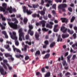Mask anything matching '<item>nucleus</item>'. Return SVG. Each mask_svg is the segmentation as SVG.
I'll return each instance as SVG.
<instances>
[{"label":"nucleus","instance_id":"obj_9","mask_svg":"<svg viewBox=\"0 0 77 77\" xmlns=\"http://www.w3.org/2000/svg\"><path fill=\"white\" fill-rule=\"evenodd\" d=\"M61 31H63V33H66L67 31V28H65V27L64 26H62L61 28Z\"/></svg>","mask_w":77,"mask_h":77},{"label":"nucleus","instance_id":"obj_29","mask_svg":"<svg viewBox=\"0 0 77 77\" xmlns=\"http://www.w3.org/2000/svg\"><path fill=\"white\" fill-rule=\"evenodd\" d=\"M33 8H37L38 6H39V5L38 4L36 5H32Z\"/></svg>","mask_w":77,"mask_h":77},{"label":"nucleus","instance_id":"obj_55","mask_svg":"<svg viewBox=\"0 0 77 77\" xmlns=\"http://www.w3.org/2000/svg\"><path fill=\"white\" fill-rule=\"evenodd\" d=\"M73 36L74 37V39H75V38H76V34L75 33L74 34H73Z\"/></svg>","mask_w":77,"mask_h":77},{"label":"nucleus","instance_id":"obj_51","mask_svg":"<svg viewBox=\"0 0 77 77\" xmlns=\"http://www.w3.org/2000/svg\"><path fill=\"white\" fill-rule=\"evenodd\" d=\"M9 68V70H11L12 69V67L9 66V64H8V66H7Z\"/></svg>","mask_w":77,"mask_h":77},{"label":"nucleus","instance_id":"obj_62","mask_svg":"<svg viewBox=\"0 0 77 77\" xmlns=\"http://www.w3.org/2000/svg\"><path fill=\"white\" fill-rule=\"evenodd\" d=\"M47 45L45 44L43 46V48H47Z\"/></svg>","mask_w":77,"mask_h":77},{"label":"nucleus","instance_id":"obj_45","mask_svg":"<svg viewBox=\"0 0 77 77\" xmlns=\"http://www.w3.org/2000/svg\"><path fill=\"white\" fill-rule=\"evenodd\" d=\"M2 34H3L4 35H6V34H7L6 31H2Z\"/></svg>","mask_w":77,"mask_h":77},{"label":"nucleus","instance_id":"obj_34","mask_svg":"<svg viewBox=\"0 0 77 77\" xmlns=\"http://www.w3.org/2000/svg\"><path fill=\"white\" fill-rule=\"evenodd\" d=\"M17 39L16 40H15V44L16 45H17V46H18V45H19V42H18V41H17Z\"/></svg>","mask_w":77,"mask_h":77},{"label":"nucleus","instance_id":"obj_15","mask_svg":"<svg viewBox=\"0 0 77 77\" xmlns=\"http://www.w3.org/2000/svg\"><path fill=\"white\" fill-rule=\"evenodd\" d=\"M38 14H40L42 15H45V12L44 11H38Z\"/></svg>","mask_w":77,"mask_h":77},{"label":"nucleus","instance_id":"obj_22","mask_svg":"<svg viewBox=\"0 0 77 77\" xmlns=\"http://www.w3.org/2000/svg\"><path fill=\"white\" fill-rule=\"evenodd\" d=\"M1 65H3V66L5 69H7V66H6V65H5V64L3 63H2V62L1 63Z\"/></svg>","mask_w":77,"mask_h":77},{"label":"nucleus","instance_id":"obj_48","mask_svg":"<svg viewBox=\"0 0 77 77\" xmlns=\"http://www.w3.org/2000/svg\"><path fill=\"white\" fill-rule=\"evenodd\" d=\"M50 4H51V6L52 5L51 3H48L47 4H46V6H47V7H49L50 6Z\"/></svg>","mask_w":77,"mask_h":77},{"label":"nucleus","instance_id":"obj_5","mask_svg":"<svg viewBox=\"0 0 77 77\" xmlns=\"http://www.w3.org/2000/svg\"><path fill=\"white\" fill-rule=\"evenodd\" d=\"M10 35H11V37L12 39H15V40H17L18 39V38L16 36V32H13L12 34L11 33H10Z\"/></svg>","mask_w":77,"mask_h":77},{"label":"nucleus","instance_id":"obj_41","mask_svg":"<svg viewBox=\"0 0 77 77\" xmlns=\"http://www.w3.org/2000/svg\"><path fill=\"white\" fill-rule=\"evenodd\" d=\"M16 51L17 52H18L20 53H21V51L20 50L18 49H17V48L15 49V51Z\"/></svg>","mask_w":77,"mask_h":77},{"label":"nucleus","instance_id":"obj_50","mask_svg":"<svg viewBox=\"0 0 77 77\" xmlns=\"http://www.w3.org/2000/svg\"><path fill=\"white\" fill-rule=\"evenodd\" d=\"M41 71L42 72H45V68L44 67H43V68H42L41 69Z\"/></svg>","mask_w":77,"mask_h":77},{"label":"nucleus","instance_id":"obj_47","mask_svg":"<svg viewBox=\"0 0 77 77\" xmlns=\"http://www.w3.org/2000/svg\"><path fill=\"white\" fill-rule=\"evenodd\" d=\"M12 47L13 48L14 51V52H15V49L17 48L15 47V46H14V45H13Z\"/></svg>","mask_w":77,"mask_h":77},{"label":"nucleus","instance_id":"obj_38","mask_svg":"<svg viewBox=\"0 0 77 77\" xmlns=\"http://www.w3.org/2000/svg\"><path fill=\"white\" fill-rule=\"evenodd\" d=\"M45 2H46V3H47V2H48V3H51V0H45Z\"/></svg>","mask_w":77,"mask_h":77},{"label":"nucleus","instance_id":"obj_27","mask_svg":"<svg viewBox=\"0 0 77 77\" xmlns=\"http://www.w3.org/2000/svg\"><path fill=\"white\" fill-rule=\"evenodd\" d=\"M50 76V72H48L47 73H46V75H45V77H48Z\"/></svg>","mask_w":77,"mask_h":77},{"label":"nucleus","instance_id":"obj_19","mask_svg":"<svg viewBox=\"0 0 77 77\" xmlns=\"http://www.w3.org/2000/svg\"><path fill=\"white\" fill-rule=\"evenodd\" d=\"M64 59V58H63V55H62L61 56V57H60L58 58V60L59 62H60V61L61 60L63 61Z\"/></svg>","mask_w":77,"mask_h":77},{"label":"nucleus","instance_id":"obj_35","mask_svg":"<svg viewBox=\"0 0 77 77\" xmlns=\"http://www.w3.org/2000/svg\"><path fill=\"white\" fill-rule=\"evenodd\" d=\"M44 44L46 45H48L49 44V42L48 40H46L44 42Z\"/></svg>","mask_w":77,"mask_h":77},{"label":"nucleus","instance_id":"obj_25","mask_svg":"<svg viewBox=\"0 0 77 77\" xmlns=\"http://www.w3.org/2000/svg\"><path fill=\"white\" fill-rule=\"evenodd\" d=\"M62 63L63 66H67L68 65V63L66 62V61H63L62 62Z\"/></svg>","mask_w":77,"mask_h":77},{"label":"nucleus","instance_id":"obj_64","mask_svg":"<svg viewBox=\"0 0 77 77\" xmlns=\"http://www.w3.org/2000/svg\"><path fill=\"white\" fill-rule=\"evenodd\" d=\"M58 76H60V77H62V73H60L58 74Z\"/></svg>","mask_w":77,"mask_h":77},{"label":"nucleus","instance_id":"obj_46","mask_svg":"<svg viewBox=\"0 0 77 77\" xmlns=\"http://www.w3.org/2000/svg\"><path fill=\"white\" fill-rule=\"evenodd\" d=\"M29 59V56H26L25 57V60H28Z\"/></svg>","mask_w":77,"mask_h":77},{"label":"nucleus","instance_id":"obj_24","mask_svg":"<svg viewBox=\"0 0 77 77\" xmlns=\"http://www.w3.org/2000/svg\"><path fill=\"white\" fill-rule=\"evenodd\" d=\"M3 62L4 63H5L7 66H9V64L8 63V60H4Z\"/></svg>","mask_w":77,"mask_h":77},{"label":"nucleus","instance_id":"obj_59","mask_svg":"<svg viewBox=\"0 0 77 77\" xmlns=\"http://www.w3.org/2000/svg\"><path fill=\"white\" fill-rule=\"evenodd\" d=\"M52 13L54 15L56 14V11H54V10H53L52 11Z\"/></svg>","mask_w":77,"mask_h":77},{"label":"nucleus","instance_id":"obj_8","mask_svg":"<svg viewBox=\"0 0 77 77\" xmlns=\"http://www.w3.org/2000/svg\"><path fill=\"white\" fill-rule=\"evenodd\" d=\"M0 72L1 74L3 75H6L7 74L6 72H4V69L3 68H0Z\"/></svg>","mask_w":77,"mask_h":77},{"label":"nucleus","instance_id":"obj_40","mask_svg":"<svg viewBox=\"0 0 77 77\" xmlns=\"http://www.w3.org/2000/svg\"><path fill=\"white\" fill-rule=\"evenodd\" d=\"M68 10L70 12H72V8L71 7H69L68 8Z\"/></svg>","mask_w":77,"mask_h":77},{"label":"nucleus","instance_id":"obj_6","mask_svg":"<svg viewBox=\"0 0 77 77\" xmlns=\"http://www.w3.org/2000/svg\"><path fill=\"white\" fill-rule=\"evenodd\" d=\"M23 11L24 13L26 12L28 15H31L32 12L30 10H29L28 9H26V7L25 6L23 7Z\"/></svg>","mask_w":77,"mask_h":77},{"label":"nucleus","instance_id":"obj_26","mask_svg":"<svg viewBox=\"0 0 77 77\" xmlns=\"http://www.w3.org/2000/svg\"><path fill=\"white\" fill-rule=\"evenodd\" d=\"M28 19L27 18H24L23 19V22L25 24L27 23Z\"/></svg>","mask_w":77,"mask_h":77},{"label":"nucleus","instance_id":"obj_43","mask_svg":"<svg viewBox=\"0 0 77 77\" xmlns=\"http://www.w3.org/2000/svg\"><path fill=\"white\" fill-rule=\"evenodd\" d=\"M55 1L56 2H57V3H61L62 0H55Z\"/></svg>","mask_w":77,"mask_h":77},{"label":"nucleus","instance_id":"obj_21","mask_svg":"<svg viewBox=\"0 0 77 77\" xmlns=\"http://www.w3.org/2000/svg\"><path fill=\"white\" fill-rule=\"evenodd\" d=\"M0 17H1L2 20V21H6V18L3 16V15L2 14H0Z\"/></svg>","mask_w":77,"mask_h":77},{"label":"nucleus","instance_id":"obj_13","mask_svg":"<svg viewBox=\"0 0 77 77\" xmlns=\"http://www.w3.org/2000/svg\"><path fill=\"white\" fill-rule=\"evenodd\" d=\"M50 53H47L45 55V57L43 58L45 59H48L50 57Z\"/></svg>","mask_w":77,"mask_h":77},{"label":"nucleus","instance_id":"obj_60","mask_svg":"<svg viewBox=\"0 0 77 77\" xmlns=\"http://www.w3.org/2000/svg\"><path fill=\"white\" fill-rule=\"evenodd\" d=\"M32 16L34 18H35L36 17V14H34L32 15Z\"/></svg>","mask_w":77,"mask_h":77},{"label":"nucleus","instance_id":"obj_28","mask_svg":"<svg viewBox=\"0 0 77 77\" xmlns=\"http://www.w3.org/2000/svg\"><path fill=\"white\" fill-rule=\"evenodd\" d=\"M39 55L40 54V51L39 50H38L35 53V56H37V55Z\"/></svg>","mask_w":77,"mask_h":77},{"label":"nucleus","instance_id":"obj_53","mask_svg":"<svg viewBox=\"0 0 77 77\" xmlns=\"http://www.w3.org/2000/svg\"><path fill=\"white\" fill-rule=\"evenodd\" d=\"M21 14H18L16 15L17 18H21Z\"/></svg>","mask_w":77,"mask_h":77},{"label":"nucleus","instance_id":"obj_2","mask_svg":"<svg viewBox=\"0 0 77 77\" xmlns=\"http://www.w3.org/2000/svg\"><path fill=\"white\" fill-rule=\"evenodd\" d=\"M12 21H15L14 23L8 22V23L9 26L14 29L17 30V28H19V26H18L17 24L18 23V21L16 18H13L12 19Z\"/></svg>","mask_w":77,"mask_h":77},{"label":"nucleus","instance_id":"obj_42","mask_svg":"<svg viewBox=\"0 0 77 77\" xmlns=\"http://www.w3.org/2000/svg\"><path fill=\"white\" fill-rule=\"evenodd\" d=\"M56 5L54 4L52 6V8L53 9H54L55 10L56 9Z\"/></svg>","mask_w":77,"mask_h":77},{"label":"nucleus","instance_id":"obj_63","mask_svg":"<svg viewBox=\"0 0 77 77\" xmlns=\"http://www.w3.org/2000/svg\"><path fill=\"white\" fill-rule=\"evenodd\" d=\"M16 57H17V58H20V54L19 55H15Z\"/></svg>","mask_w":77,"mask_h":77},{"label":"nucleus","instance_id":"obj_23","mask_svg":"<svg viewBox=\"0 0 77 77\" xmlns=\"http://www.w3.org/2000/svg\"><path fill=\"white\" fill-rule=\"evenodd\" d=\"M5 56L6 57H12V56L9 54H5Z\"/></svg>","mask_w":77,"mask_h":77},{"label":"nucleus","instance_id":"obj_17","mask_svg":"<svg viewBox=\"0 0 77 77\" xmlns=\"http://www.w3.org/2000/svg\"><path fill=\"white\" fill-rule=\"evenodd\" d=\"M72 55H69L67 57V62L69 63L71 60H70V58L71 57Z\"/></svg>","mask_w":77,"mask_h":77},{"label":"nucleus","instance_id":"obj_36","mask_svg":"<svg viewBox=\"0 0 77 77\" xmlns=\"http://www.w3.org/2000/svg\"><path fill=\"white\" fill-rule=\"evenodd\" d=\"M75 17L74 16H73L71 19V22L72 23V22H73L74 21V20H75Z\"/></svg>","mask_w":77,"mask_h":77},{"label":"nucleus","instance_id":"obj_57","mask_svg":"<svg viewBox=\"0 0 77 77\" xmlns=\"http://www.w3.org/2000/svg\"><path fill=\"white\" fill-rule=\"evenodd\" d=\"M75 56H76V55H74L73 56V57H72V60H74V59H75Z\"/></svg>","mask_w":77,"mask_h":77},{"label":"nucleus","instance_id":"obj_56","mask_svg":"<svg viewBox=\"0 0 77 77\" xmlns=\"http://www.w3.org/2000/svg\"><path fill=\"white\" fill-rule=\"evenodd\" d=\"M6 43L8 44H10V45H11L12 44V42H11L7 41Z\"/></svg>","mask_w":77,"mask_h":77},{"label":"nucleus","instance_id":"obj_4","mask_svg":"<svg viewBox=\"0 0 77 77\" xmlns=\"http://www.w3.org/2000/svg\"><path fill=\"white\" fill-rule=\"evenodd\" d=\"M67 6V5L65 4H61L59 5L58 9H62V11L63 12H65V8Z\"/></svg>","mask_w":77,"mask_h":77},{"label":"nucleus","instance_id":"obj_16","mask_svg":"<svg viewBox=\"0 0 77 77\" xmlns=\"http://www.w3.org/2000/svg\"><path fill=\"white\" fill-rule=\"evenodd\" d=\"M56 45V43L55 42H53L50 45V47L51 48H53Z\"/></svg>","mask_w":77,"mask_h":77},{"label":"nucleus","instance_id":"obj_31","mask_svg":"<svg viewBox=\"0 0 77 77\" xmlns=\"http://www.w3.org/2000/svg\"><path fill=\"white\" fill-rule=\"evenodd\" d=\"M29 34H28L26 36V40H29V39L30 36H29Z\"/></svg>","mask_w":77,"mask_h":77},{"label":"nucleus","instance_id":"obj_39","mask_svg":"<svg viewBox=\"0 0 77 77\" xmlns=\"http://www.w3.org/2000/svg\"><path fill=\"white\" fill-rule=\"evenodd\" d=\"M60 35H59L58 37L57 42H59L60 41Z\"/></svg>","mask_w":77,"mask_h":77},{"label":"nucleus","instance_id":"obj_30","mask_svg":"<svg viewBox=\"0 0 77 77\" xmlns=\"http://www.w3.org/2000/svg\"><path fill=\"white\" fill-rule=\"evenodd\" d=\"M0 27H1L2 30H5L6 29L5 26H3L1 24V23L0 24Z\"/></svg>","mask_w":77,"mask_h":77},{"label":"nucleus","instance_id":"obj_52","mask_svg":"<svg viewBox=\"0 0 77 77\" xmlns=\"http://www.w3.org/2000/svg\"><path fill=\"white\" fill-rule=\"evenodd\" d=\"M65 76H67L68 75H71V73L69 72H67L65 74Z\"/></svg>","mask_w":77,"mask_h":77},{"label":"nucleus","instance_id":"obj_33","mask_svg":"<svg viewBox=\"0 0 77 77\" xmlns=\"http://www.w3.org/2000/svg\"><path fill=\"white\" fill-rule=\"evenodd\" d=\"M42 30H43V31H44V32H47L48 31L49 29H47L46 28H44L42 29Z\"/></svg>","mask_w":77,"mask_h":77},{"label":"nucleus","instance_id":"obj_7","mask_svg":"<svg viewBox=\"0 0 77 77\" xmlns=\"http://www.w3.org/2000/svg\"><path fill=\"white\" fill-rule=\"evenodd\" d=\"M50 24L47 23L46 24V27L47 28H49V29H52L53 28V25L54 24V23L52 22H49Z\"/></svg>","mask_w":77,"mask_h":77},{"label":"nucleus","instance_id":"obj_58","mask_svg":"<svg viewBox=\"0 0 77 77\" xmlns=\"http://www.w3.org/2000/svg\"><path fill=\"white\" fill-rule=\"evenodd\" d=\"M44 4V0H42L41 5H43Z\"/></svg>","mask_w":77,"mask_h":77},{"label":"nucleus","instance_id":"obj_1","mask_svg":"<svg viewBox=\"0 0 77 77\" xmlns=\"http://www.w3.org/2000/svg\"><path fill=\"white\" fill-rule=\"evenodd\" d=\"M2 5V7H0V11H3L4 15H8V11H9L10 14L12 13V7L10 6V8L8 7L7 8V4L6 3H3Z\"/></svg>","mask_w":77,"mask_h":77},{"label":"nucleus","instance_id":"obj_54","mask_svg":"<svg viewBox=\"0 0 77 77\" xmlns=\"http://www.w3.org/2000/svg\"><path fill=\"white\" fill-rule=\"evenodd\" d=\"M5 47L6 49H8V48L10 47L9 45H8L7 46H5Z\"/></svg>","mask_w":77,"mask_h":77},{"label":"nucleus","instance_id":"obj_49","mask_svg":"<svg viewBox=\"0 0 77 77\" xmlns=\"http://www.w3.org/2000/svg\"><path fill=\"white\" fill-rule=\"evenodd\" d=\"M64 68L66 70H68L69 69L68 66V65L66 66Z\"/></svg>","mask_w":77,"mask_h":77},{"label":"nucleus","instance_id":"obj_10","mask_svg":"<svg viewBox=\"0 0 77 77\" xmlns=\"http://www.w3.org/2000/svg\"><path fill=\"white\" fill-rule=\"evenodd\" d=\"M60 20H62V23H65L66 24H67L68 23V20L66 18H60Z\"/></svg>","mask_w":77,"mask_h":77},{"label":"nucleus","instance_id":"obj_20","mask_svg":"<svg viewBox=\"0 0 77 77\" xmlns=\"http://www.w3.org/2000/svg\"><path fill=\"white\" fill-rule=\"evenodd\" d=\"M39 35L38 34H35V38L36 40L37 41H39Z\"/></svg>","mask_w":77,"mask_h":77},{"label":"nucleus","instance_id":"obj_44","mask_svg":"<svg viewBox=\"0 0 77 77\" xmlns=\"http://www.w3.org/2000/svg\"><path fill=\"white\" fill-rule=\"evenodd\" d=\"M59 29H56V28H54V32H58Z\"/></svg>","mask_w":77,"mask_h":77},{"label":"nucleus","instance_id":"obj_61","mask_svg":"<svg viewBox=\"0 0 77 77\" xmlns=\"http://www.w3.org/2000/svg\"><path fill=\"white\" fill-rule=\"evenodd\" d=\"M41 74V73H40V72H38L36 73V75H40Z\"/></svg>","mask_w":77,"mask_h":77},{"label":"nucleus","instance_id":"obj_12","mask_svg":"<svg viewBox=\"0 0 77 77\" xmlns=\"http://www.w3.org/2000/svg\"><path fill=\"white\" fill-rule=\"evenodd\" d=\"M22 37L24 40V35H19V41H23V39H22Z\"/></svg>","mask_w":77,"mask_h":77},{"label":"nucleus","instance_id":"obj_18","mask_svg":"<svg viewBox=\"0 0 77 77\" xmlns=\"http://www.w3.org/2000/svg\"><path fill=\"white\" fill-rule=\"evenodd\" d=\"M23 30L21 28L19 29V35H24V32H22Z\"/></svg>","mask_w":77,"mask_h":77},{"label":"nucleus","instance_id":"obj_11","mask_svg":"<svg viewBox=\"0 0 77 77\" xmlns=\"http://www.w3.org/2000/svg\"><path fill=\"white\" fill-rule=\"evenodd\" d=\"M45 23H46V22L44 20H42L39 22L40 24H42L43 27H44L45 26Z\"/></svg>","mask_w":77,"mask_h":77},{"label":"nucleus","instance_id":"obj_32","mask_svg":"<svg viewBox=\"0 0 77 77\" xmlns=\"http://www.w3.org/2000/svg\"><path fill=\"white\" fill-rule=\"evenodd\" d=\"M25 43L26 44L29 45H32V42H29V41H27L25 42Z\"/></svg>","mask_w":77,"mask_h":77},{"label":"nucleus","instance_id":"obj_3","mask_svg":"<svg viewBox=\"0 0 77 77\" xmlns=\"http://www.w3.org/2000/svg\"><path fill=\"white\" fill-rule=\"evenodd\" d=\"M29 29L28 32V34H30L31 36H33L34 34V32L32 30L33 29V27L32 25H29Z\"/></svg>","mask_w":77,"mask_h":77},{"label":"nucleus","instance_id":"obj_37","mask_svg":"<svg viewBox=\"0 0 77 77\" xmlns=\"http://www.w3.org/2000/svg\"><path fill=\"white\" fill-rule=\"evenodd\" d=\"M43 18L44 20H47L48 19V17H47V16H45L43 15Z\"/></svg>","mask_w":77,"mask_h":77},{"label":"nucleus","instance_id":"obj_14","mask_svg":"<svg viewBox=\"0 0 77 77\" xmlns=\"http://www.w3.org/2000/svg\"><path fill=\"white\" fill-rule=\"evenodd\" d=\"M69 37V34H63L62 35V38H63V39H65V38H68V37Z\"/></svg>","mask_w":77,"mask_h":77}]
</instances>
